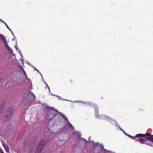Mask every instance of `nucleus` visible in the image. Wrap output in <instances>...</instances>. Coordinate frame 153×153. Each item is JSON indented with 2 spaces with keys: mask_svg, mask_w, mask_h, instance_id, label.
<instances>
[{
  "mask_svg": "<svg viewBox=\"0 0 153 153\" xmlns=\"http://www.w3.org/2000/svg\"><path fill=\"white\" fill-rule=\"evenodd\" d=\"M29 97L30 98V99L31 100H34L36 99V97L34 94L32 92H30L28 95Z\"/></svg>",
  "mask_w": 153,
  "mask_h": 153,
  "instance_id": "5",
  "label": "nucleus"
},
{
  "mask_svg": "<svg viewBox=\"0 0 153 153\" xmlns=\"http://www.w3.org/2000/svg\"><path fill=\"white\" fill-rule=\"evenodd\" d=\"M152 136H153V135H152ZM152 138H153V137Z\"/></svg>",
  "mask_w": 153,
  "mask_h": 153,
  "instance_id": "27",
  "label": "nucleus"
},
{
  "mask_svg": "<svg viewBox=\"0 0 153 153\" xmlns=\"http://www.w3.org/2000/svg\"><path fill=\"white\" fill-rule=\"evenodd\" d=\"M47 86H48V88H49V87H48V85H47Z\"/></svg>",
  "mask_w": 153,
  "mask_h": 153,
  "instance_id": "24",
  "label": "nucleus"
},
{
  "mask_svg": "<svg viewBox=\"0 0 153 153\" xmlns=\"http://www.w3.org/2000/svg\"><path fill=\"white\" fill-rule=\"evenodd\" d=\"M5 25L7 27L8 29H9L11 31V32H12V31L11 30V29H10V28L8 27V26L4 22V23Z\"/></svg>",
  "mask_w": 153,
  "mask_h": 153,
  "instance_id": "11",
  "label": "nucleus"
},
{
  "mask_svg": "<svg viewBox=\"0 0 153 153\" xmlns=\"http://www.w3.org/2000/svg\"><path fill=\"white\" fill-rule=\"evenodd\" d=\"M56 116V115H54L53 116V117H55V116Z\"/></svg>",
  "mask_w": 153,
  "mask_h": 153,
  "instance_id": "22",
  "label": "nucleus"
},
{
  "mask_svg": "<svg viewBox=\"0 0 153 153\" xmlns=\"http://www.w3.org/2000/svg\"><path fill=\"white\" fill-rule=\"evenodd\" d=\"M50 109H51V110H54V111H55V110H54V109L53 108V107H51Z\"/></svg>",
  "mask_w": 153,
  "mask_h": 153,
  "instance_id": "16",
  "label": "nucleus"
},
{
  "mask_svg": "<svg viewBox=\"0 0 153 153\" xmlns=\"http://www.w3.org/2000/svg\"><path fill=\"white\" fill-rule=\"evenodd\" d=\"M1 80H2V79L0 78V82H1Z\"/></svg>",
  "mask_w": 153,
  "mask_h": 153,
  "instance_id": "21",
  "label": "nucleus"
},
{
  "mask_svg": "<svg viewBox=\"0 0 153 153\" xmlns=\"http://www.w3.org/2000/svg\"><path fill=\"white\" fill-rule=\"evenodd\" d=\"M146 136V134H139L137 135L136 136L133 137L131 135L130 136V137H131L132 138L136 139V138L137 137H145V136Z\"/></svg>",
  "mask_w": 153,
  "mask_h": 153,
  "instance_id": "4",
  "label": "nucleus"
},
{
  "mask_svg": "<svg viewBox=\"0 0 153 153\" xmlns=\"http://www.w3.org/2000/svg\"><path fill=\"white\" fill-rule=\"evenodd\" d=\"M22 68H23L22 67H21V70L22 71Z\"/></svg>",
  "mask_w": 153,
  "mask_h": 153,
  "instance_id": "23",
  "label": "nucleus"
},
{
  "mask_svg": "<svg viewBox=\"0 0 153 153\" xmlns=\"http://www.w3.org/2000/svg\"><path fill=\"white\" fill-rule=\"evenodd\" d=\"M46 140H42L40 141L35 153H39L47 143Z\"/></svg>",
  "mask_w": 153,
  "mask_h": 153,
  "instance_id": "1",
  "label": "nucleus"
},
{
  "mask_svg": "<svg viewBox=\"0 0 153 153\" xmlns=\"http://www.w3.org/2000/svg\"><path fill=\"white\" fill-rule=\"evenodd\" d=\"M47 86H48V88H49V87H48V85H47Z\"/></svg>",
  "mask_w": 153,
  "mask_h": 153,
  "instance_id": "26",
  "label": "nucleus"
},
{
  "mask_svg": "<svg viewBox=\"0 0 153 153\" xmlns=\"http://www.w3.org/2000/svg\"><path fill=\"white\" fill-rule=\"evenodd\" d=\"M2 108H1V107H0V113H1V112H2L3 111V109Z\"/></svg>",
  "mask_w": 153,
  "mask_h": 153,
  "instance_id": "14",
  "label": "nucleus"
},
{
  "mask_svg": "<svg viewBox=\"0 0 153 153\" xmlns=\"http://www.w3.org/2000/svg\"><path fill=\"white\" fill-rule=\"evenodd\" d=\"M148 137H150V136L153 137L152 135H151V134H148L147 133H146V134H145Z\"/></svg>",
  "mask_w": 153,
  "mask_h": 153,
  "instance_id": "10",
  "label": "nucleus"
},
{
  "mask_svg": "<svg viewBox=\"0 0 153 153\" xmlns=\"http://www.w3.org/2000/svg\"><path fill=\"white\" fill-rule=\"evenodd\" d=\"M34 145V147H33V148L32 149L33 150H34V148H35V145Z\"/></svg>",
  "mask_w": 153,
  "mask_h": 153,
  "instance_id": "19",
  "label": "nucleus"
},
{
  "mask_svg": "<svg viewBox=\"0 0 153 153\" xmlns=\"http://www.w3.org/2000/svg\"><path fill=\"white\" fill-rule=\"evenodd\" d=\"M68 127L71 128V129H73V126H72V125L71 124V123H70L68 122Z\"/></svg>",
  "mask_w": 153,
  "mask_h": 153,
  "instance_id": "8",
  "label": "nucleus"
},
{
  "mask_svg": "<svg viewBox=\"0 0 153 153\" xmlns=\"http://www.w3.org/2000/svg\"><path fill=\"white\" fill-rule=\"evenodd\" d=\"M0 39L4 43L6 42V40L4 37L2 35L0 34Z\"/></svg>",
  "mask_w": 153,
  "mask_h": 153,
  "instance_id": "7",
  "label": "nucleus"
},
{
  "mask_svg": "<svg viewBox=\"0 0 153 153\" xmlns=\"http://www.w3.org/2000/svg\"><path fill=\"white\" fill-rule=\"evenodd\" d=\"M5 46L6 47H7V48L8 50H10V48L9 47V46H8V45H7V44L5 42Z\"/></svg>",
  "mask_w": 153,
  "mask_h": 153,
  "instance_id": "9",
  "label": "nucleus"
},
{
  "mask_svg": "<svg viewBox=\"0 0 153 153\" xmlns=\"http://www.w3.org/2000/svg\"><path fill=\"white\" fill-rule=\"evenodd\" d=\"M47 86H48V88H49V87H48V85H47Z\"/></svg>",
  "mask_w": 153,
  "mask_h": 153,
  "instance_id": "25",
  "label": "nucleus"
},
{
  "mask_svg": "<svg viewBox=\"0 0 153 153\" xmlns=\"http://www.w3.org/2000/svg\"><path fill=\"white\" fill-rule=\"evenodd\" d=\"M61 116L64 119H67V118L65 117V115H64L62 114Z\"/></svg>",
  "mask_w": 153,
  "mask_h": 153,
  "instance_id": "13",
  "label": "nucleus"
},
{
  "mask_svg": "<svg viewBox=\"0 0 153 153\" xmlns=\"http://www.w3.org/2000/svg\"><path fill=\"white\" fill-rule=\"evenodd\" d=\"M65 121H67L68 122V119L67 118V119H65Z\"/></svg>",
  "mask_w": 153,
  "mask_h": 153,
  "instance_id": "18",
  "label": "nucleus"
},
{
  "mask_svg": "<svg viewBox=\"0 0 153 153\" xmlns=\"http://www.w3.org/2000/svg\"><path fill=\"white\" fill-rule=\"evenodd\" d=\"M22 71L25 74V75H26L25 72L23 68H22Z\"/></svg>",
  "mask_w": 153,
  "mask_h": 153,
  "instance_id": "15",
  "label": "nucleus"
},
{
  "mask_svg": "<svg viewBox=\"0 0 153 153\" xmlns=\"http://www.w3.org/2000/svg\"><path fill=\"white\" fill-rule=\"evenodd\" d=\"M145 138L143 139L142 138H140L139 139H136L137 141H140L141 143L143 144H145L150 145L151 146H152V145L149 144L147 142V140H148L149 141L153 142V138L149 137L147 138L145 137H144Z\"/></svg>",
  "mask_w": 153,
  "mask_h": 153,
  "instance_id": "2",
  "label": "nucleus"
},
{
  "mask_svg": "<svg viewBox=\"0 0 153 153\" xmlns=\"http://www.w3.org/2000/svg\"><path fill=\"white\" fill-rule=\"evenodd\" d=\"M12 109L11 108H8L7 111L5 115V120H10L12 116Z\"/></svg>",
  "mask_w": 153,
  "mask_h": 153,
  "instance_id": "3",
  "label": "nucleus"
},
{
  "mask_svg": "<svg viewBox=\"0 0 153 153\" xmlns=\"http://www.w3.org/2000/svg\"><path fill=\"white\" fill-rule=\"evenodd\" d=\"M1 152L0 153H4V152L3 151H2V150H1Z\"/></svg>",
  "mask_w": 153,
  "mask_h": 153,
  "instance_id": "20",
  "label": "nucleus"
},
{
  "mask_svg": "<svg viewBox=\"0 0 153 153\" xmlns=\"http://www.w3.org/2000/svg\"><path fill=\"white\" fill-rule=\"evenodd\" d=\"M55 111L56 112H57V113H59L60 115H61V116L62 115V114L61 113L59 112V111L57 110H55Z\"/></svg>",
  "mask_w": 153,
  "mask_h": 153,
  "instance_id": "12",
  "label": "nucleus"
},
{
  "mask_svg": "<svg viewBox=\"0 0 153 153\" xmlns=\"http://www.w3.org/2000/svg\"><path fill=\"white\" fill-rule=\"evenodd\" d=\"M2 145L4 147L6 151L7 152H8L9 151V149L7 145L6 144L4 143H2Z\"/></svg>",
  "mask_w": 153,
  "mask_h": 153,
  "instance_id": "6",
  "label": "nucleus"
},
{
  "mask_svg": "<svg viewBox=\"0 0 153 153\" xmlns=\"http://www.w3.org/2000/svg\"><path fill=\"white\" fill-rule=\"evenodd\" d=\"M0 21L1 22L3 23H4V22L2 20L0 19Z\"/></svg>",
  "mask_w": 153,
  "mask_h": 153,
  "instance_id": "17",
  "label": "nucleus"
}]
</instances>
